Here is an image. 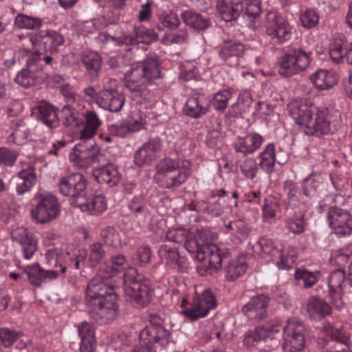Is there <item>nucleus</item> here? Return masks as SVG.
I'll use <instances>...</instances> for the list:
<instances>
[{"instance_id": "nucleus-1", "label": "nucleus", "mask_w": 352, "mask_h": 352, "mask_svg": "<svg viewBox=\"0 0 352 352\" xmlns=\"http://www.w3.org/2000/svg\"><path fill=\"white\" fill-rule=\"evenodd\" d=\"M289 114L305 134L320 137L333 133L342 125L341 114L324 107L308 104L302 100L292 101L288 106Z\"/></svg>"}, {"instance_id": "nucleus-2", "label": "nucleus", "mask_w": 352, "mask_h": 352, "mask_svg": "<svg viewBox=\"0 0 352 352\" xmlns=\"http://www.w3.org/2000/svg\"><path fill=\"white\" fill-rule=\"evenodd\" d=\"M114 285L101 276H95L87 285L85 304L91 317L96 322L107 323L119 311Z\"/></svg>"}, {"instance_id": "nucleus-3", "label": "nucleus", "mask_w": 352, "mask_h": 352, "mask_svg": "<svg viewBox=\"0 0 352 352\" xmlns=\"http://www.w3.org/2000/svg\"><path fill=\"white\" fill-rule=\"evenodd\" d=\"M161 78L159 57L149 54L144 60L135 62L124 74V85L133 96L144 100L150 99L148 87Z\"/></svg>"}, {"instance_id": "nucleus-4", "label": "nucleus", "mask_w": 352, "mask_h": 352, "mask_svg": "<svg viewBox=\"0 0 352 352\" xmlns=\"http://www.w3.org/2000/svg\"><path fill=\"white\" fill-rule=\"evenodd\" d=\"M192 164L188 160L165 157L157 164V173L165 180L166 187L171 188L184 184L191 174Z\"/></svg>"}, {"instance_id": "nucleus-5", "label": "nucleus", "mask_w": 352, "mask_h": 352, "mask_svg": "<svg viewBox=\"0 0 352 352\" xmlns=\"http://www.w3.org/2000/svg\"><path fill=\"white\" fill-rule=\"evenodd\" d=\"M311 52L301 47H291L284 50L277 61L278 72L284 77H290L306 69L310 64Z\"/></svg>"}, {"instance_id": "nucleus-6", "label": "nucleus", "mask_w": 352, "mask_h": 352, "mask_svg": "<svg viewBox=\"0 0 352 352\" xmlns=\"http://www.w3.org/2000/svg\"><path fill=\"white\" fill-rule=\"evenodd\" d=\"M136 273L135 269L131 268L124 274V291L138 305L144 307L150 302L152 292L148 280Z\"/></svg>"}, {"instance_id": "nucleus-7", "label": "nucleus", "mask_w": 352, "mask_h": 352, "mask_svg": "<svg viewBox=\"0 0 352 352\" xmlns=\"http://www.w3.org/2000/svg\"><path fill=\"white\" fill-rule=\"evenodd\" d=\"M87 186L86 177L80 173L61 176L57 182L59 192L69 197L71 203L75 206L81 200H86Z\"/></svg>"}, {"instance_id": "nucleus-8", "label": "nucleus", "mask_w": 352, "mask_h": 352, "mask_svg": "<svg viewBox=\"0 0 352 352\" xmlns=\"http://www.w3.org/2000/svg\"><path fill=\"white\" fill-rule=\"evenodd\" d=\"M257 54V51L246 48L243 44L233 41L224 42L219 51V57L230 67L239 65L242 56L250 61L252 59L256 65H259L261 61Z\"/></svg>"}, {"instance_id": "nucleus-9", "label": "nucleus", "mask_w": 352, "mask_h": 352, "mask_svg": "<svg viewBox=\"0 0 352 352\" xmlns=\"http://www.w3.org/2000/svg\"><path fill=\"white\" fill-rule=\"evenodd\" d=\"M100 148L91 139L81 140L76 144L69 154V160L78 168H87L97 162Z\"/></svg>"}, {"instance_id": "nucleus-10", "label": "nucleus", "mask_w": 352, "mask_h": 352, "mask_svg": "<svg viewBox=\"0 0 352 352\" xmlns=\"http://www.w3.org/2000/svg\"><path fill=\"white\" fill-rule=\"evenodd\" d=\"M265 32L276 43L281 44L289 41L292 35V28L276 11H269L264 25Z\"/></svg>"}, {"instance_id": "nucleus-11", "label": "nucleus", "mask_w": 352, "mask_h": 352, "mask_svg": "<svg viewBox=\"0 0 352 352\" xmlns=\"http://www.w3.org/2000/svg\"><path fill=\"white\" fill-rule=\"evenodd\" d=\"M305 327L302 322L295 318L289 319L283 329L284 352H300L305 345Z\"/></svg>"}, {"instance_id": "nucleus-12", "label": "nucleus", "mask_w": 352, "mask_h": 352, "mask_svg": "<svg viewBox=\"0 0 352 352\" xmlns=\"http://www.w3.org/2000/svg\"><path fill=\"white\" fill-rule=\"evenodd\" d=\"M27 41L32 47L38 45L45 52L51 54L57 52V47L64 43V38L61 34L55 30H42L34 36L29 37Z\"/></svg>"}, {"instance_id": "nucleus-13", "label": "nucleus", "mask_w": 352, "mask_h": 352, "mask_svg": "<svg viewBox=\"0 0 352 352\" xmlns=\"http://www.w3.org/2000/svg\"><path fill=\"white\" fill-rule=\"evenodd\" d=\"M59 212V204L52 195L43 196L36 206L31 210L32 217L35 220H53Z\"/></svg>"}, {"instance_id": "nucleus-14", "label": "nucleus", "mask_w": 352, "mask_h": 352, "mask_svg": "<svg viewBox=\"0 0 352 352\" xmlns=\"http://www.w3.org/2000/svg\"><path fill=\"white\" fill-rule=\"evenodd\" d=\"M161 148V139L158 136L151 138L135 151L134 154L135 164L139 167L150 164L157 158V155Z\"/></svg>"}, {"instance_id": "nucleus-15", "label": "nucleus", "mask_w": 352, "mask_h": 352, "mask_svg": "<svg viewBox=\"0 0 352 352\" xmlns=\"http://www.w3.org/2000/svg\"><path fill=\"white\" fill-rule=\"evenodd\" d=\"M149 323L140 334L160 344H163L164 340L168 342L171 333L166 329L165 320L158 315H151Z\"/></svg>"}, {"instance_id": "nucleus-16", "label": "nucleus", "mask_w": 352, "mask_h": 352, "mask_svg": "<svg viewBox=\"0 0 352 352\" xmlns=\"http://www.w3.org/2000/svg\"><path fill=\"white\" fill-rule=\"evenodd\" d=\"M154 36L153 33L144 28H133V31L128 33H124L119 37L110 36L107 38L108 41L114 42L118 45H138L140 43H150Z\"/></svg>"}, {"instance_id": "nucleus-17", "label": "nucleus", "mask_w": 352, "mask_h": 352, "mask_svg": "<svg viewBox=\"0 0 352 352\" xmlns=\"http://www.w3.org/2000/svg\"><path fill=\"white\" fill-rule=\"evenodd\" d=\"M20 165L21 170L13 179H15L17 194L22 195L29 192L36 184V175L32 162H21Z\"/></svg>"}, {"instance_id": "nucleus-18", "label": "nucleus", "mask_w": 352, "mask_h": 352, "mask_svg": "<svg viewBox=\"0 0 352 352\" xmlns=\"http://www.w3.org/2000/svg\"><path fill=\"white\" fill-rule=\"evenodd\" d=\"M19 59L24 60L30 71L40 72L45 69V65L52 66L54 60L50 55H43L38 52H31L29 49L22 47L19 51Z\"/></svg>"}, {"instance_id": "nucleus-19", "label": "nucleus", "mask_w": 352, "mask_h": 352, "mask_svg": "<svg viewBox=\"0 0 352 352\" xmlns=\"http://www.w3.org/2000/svg\"><path fill=\"white\" fill-rule=\"evenodd\" d=\"M264 141L265 139L261 134L253 132L244 137L237 136L232 143V147L236 153L248 155L258 150Z\"/></svg>"}, {"instance_id": "nucleus-20", "label": "nucleus", "mask_w": 352, "mask_h": 352, "mask_svg": "<svg viewBox=\"0 0 352 352\" xmlns=\"http://www.w3.org/2000/svg\"><path fill=\"white\" fill-rule=\"evenodd\" d=\"M269 299L264 295H257L250 298L242 307V312L250 320H260L267 316Z\"/></svg>"}, {"instance_id": "nucleus-21", "label": "nucleus", "mask_w": 352, "mask_h": 352, "mask_svg": "<svg viewBox=\"0 0 352 352\" xmlns=\"http://www.w3.org/2000/svg\"><path fill=\"white\" fill-rule=\"evenodd\" d=\"M32 114L42 124L49 129H53L58 126L59 118L58 109L46 101H41L32 109Z\"/></svg>"}, {"instance_id": "nucleus-22", "label": "nucleus", "mask_w": 352, "mask_h": 352, "mask_svg": "<svg viewBox=\"0 0 352 352\" xmlns=\"http://www.w3.org/2000/svg\"><path fill=\"white\" fill-rule=\"evenodd\" d=\"M204 250L198 255L199 261L204 262L208 259V267L217 270L222 266L230 255L227 249L221 250L215 244L208 243L207 246L203 248Z\"/></svg>"}, {"instance_id": "nucleus-23", "label": "nucleus", "mask_w": 352, "mask_h": 352, "mask_svg": "<svg viewBox=\"0 0 352 352\" xmlns=\"http://www.w3.org/2000/svg\"><path fill=\"white\" fill-rule=\"evenodd\" d=\"M345 280V272L343 269L338 268L334 270L329 278V296L336 307L341 309L344 307L341 294L342 285Z\"/></svg>"}, {"instance_id": "nucleus-24", "label": "nucleus", "mask_w": 352, "mask_h": 352, "mask_svg": "<svg viewBox=\"0 0 352 352\" xmlns=\"http://www.w3.org/2000/svg\"><path fill=\"white\" fill-rule=\"evenodd\" d=\"M124 103V96L114 89H104L99 93L98 104L111 112L120 111Z\"/></svg>"}, {"instance_id": "nucleus-25", "label": "nucleus", "mask_w": 352, "mask_h": 352, "mask_svg": "<svg viewBox=\"0 0 352 352\" xmlns=\"http://www.w3.org/2000/svg\"><path fill=\"white\" fill-rule=\"evenodd\" d=\"M283 193L285 196L284 202L287 208L294 209L301 205H309V200L303 195L298 184L292 180L284 182Z\"/></svg>"}, {"instance_id": "nucleus-26", "label": "nucleus", "mask_w": 352, "mask_h": 352, "mask_svg": "<svg viewBox=\"0 0 352 352\" xmlns=\"http://www.w3.org/2000/svg\"><path fill=\"white\" fill-rule=\"evenodd\" d=\"M216 7L219 16L226 22L236 20L243 10L241 0H217Z\"/></svg>"}, {"instance_id": "nucleus-27", "label": "nucleus", "mask_w": 352, "mask_h": 352, "mask_svg": "<svg viewBox=\"0 0 352 352\" xmlns=\"http://www.w3.org/2000/svg\"><path fill=\"white\" fill-rule=\"evenodd\" d=\"M12 236L15 241L21 243L24 258L30 259L37 250V241L23 227L13 230Z\"/></svg>"}, {"instance_id": "nucleus-28", "label": "nucleus", "mask_w": 352, "mask_h": 352, "mask_svg": "<svg viewBox=\"0 0 352 352\" xmlns=\"http://www.w3.org/2000/svg\"><path fill=\"white\" fill-rule=\"evenodd\" d=\"M82 212H87L91 214L98 215L103 212L107 208V202L102 194L89 195L86 192V200H81L76 203Z\"/></svg>"}, {"instance_id": "nucleus-29", "label": "nucleus", "mask_w": 352, "mask_h": 352, "mask_svg": "<svg viewBox=\"0 0 352 352\" xmlns=\"http://www.w3.org/2000/svg\"><path fill=\"white\" fill-rule=\"evenodd\" d=\"M94 175L98 183L110 187L117 185L121 177L118 166L111 163L94 169Z\"/></svg>"}, {"instance_id": "nucleus-30", "label": "nucleus", "mask_w": 352, "mask_h": 352, "mask_svg": "<svg viewBox=\"0 0 352 352\" xmlns=\"http://www.w3.org/2000/svg\"><path fill=\"white\" fill-rule=\"evenodd\" d=\"M82 116L85 120H82L83 128L80 133V139L81 140L92 139L101 125L102 121L98 115L93 110H86L82 113Z\"/></svg>"}, {"instance_id": "nucleus-31", "label": "nucleus", "mask_w": 352, "mask_h": 352, "mask_svg": "<svg viewBox=\"0 0 352 352\" xmlns=\"http://www.w3.org/2000/svg\"><path fill=\"white\" fill-rule=\"evenodd\" d=\"M25 274L30 284L35 287L41 286V283L47 279H56L58 276L57 271L44 270L38 263L27 267L25 270Z\"/></svg>"}, {"instance_id": "nucleus-32", "label": "nucleus", "mask_w": 352, "mask_h": 352, "mask_svg": "<svg viewBox=\"0 0 352 352\" xmlns=\"http://www.w3.org/2000/svg\"><path fill=\"white\" fill-rule=\"evenodd\" d=\"M257 160L259 167L268 175L274 172L276 162L281 163L276 159V147L273 143H269L264 147L258 155Z\"/></svg>"}, {"instance_id": "nucleus-33", "label": "nucleus", "mask_w": 352, "mask_h": 352, "mask_svg": "<svg viewBox=\"0 0 352 352\" xmlns=\"http://www.w3.org/2000/svg\"><path fill=\"white\" fill-rule=\"evenodd\" d=\"M310 80L318 90L323 91L332 88L338 78L333 72L320 69L310 76Z\"/></svg>"}, {"instance_id": "nucleus-34", "label": "nucleus", "mask_w": 352, "mask_h": 352, "mask_svg": "<svg viewBox=\"0 0 352 352\" xmlns=\"http://www.w3.org/2000/svg\"><path fill=\"white\" fill-rule=\"evenodd\" d=\"M78 333L81 342L80 352H94L96 344L95 330L91 324L82 322L78 326Z\"/></svg>"}, {"instance_id": "nucleus-35", "label": "nucleus", "mask_w": 352, "mask_h": 352, "mask_svg": "<svg viewBox=\"0 0 352 352\" xmlns=\"http://www.w3.org/2000/svg\"><path fill=\"white\" fill-rule=\"evenodd\" d=\"M280 329L276 324H266L263 326H257L254 331L248 332L244 340L247 344H254L267 338L273 336L278 333Z\"/></svg>"}, {"instance_id": "nucleus-36", "label": "nucleus", "mask_w": 352, "mask_h": 352, "mask_svg": "<svg viewBox=\"0 0 352 352\" xmlns=\"http://www.w3.org/2000/svg\"><path fill=\"white\" fill-rule=\"evenodd\" d=\"M182 18L186 25L197 31H204L211 25V21L208 16L191 10L182 12Z\"/></svg>"}, {"instance_id": "nucleus-37", "label": "nucleus", "mask_w": 352, "mask_h": 352, "mask_svg": "<svg viewBox=\"0 0 352 352\" xmlns=\"http://www.w3.org/2000/svg\"><path fill=\"white\" fill-rule=\"evenodd\" d=\"M82 63L91 79H96L102 68V57L95 52H88L82 56Z\"/></svg>"}, {"instance_id": "nucleus-38", "label": "nucleus", "mask_w": 352, "mask_h": 352, "mask_svg": "<svg viewBox=\"0 0 352 352\" xmlns=\"http://www.w3.org/2000/svg\"><path fill=\"white\" fill-rule=\"evenodd\" d=\"M321 178L316 174H311L302 183V192L309 204L311 201L318 198V188L321 184Z\"/></svg>"}, {"instance_id": "nucleus-39", "label": "nucleus", "mask_w": 352, "mask_h": 352, "mask_svg": "<svg viewBox=\"0 0 352 352\" xmlns=\"http://www.w3.org/2000/svg\"><path fill=\"white\" fill-rule=\"evenodd\" d=\"M252 96L248 90L241 91L237 98V101L229 107V114L232 116H238L245 112L252 105Z\"/></svg>"}, {"instance_id": "nucleus-40", "label": "nucleus", "mask_w": 352, "mask_h": 352, "mask_svg": "<svg viewBox=\"0 0 352 352\" xmlns=\"http://www.w3.org/2000/svg\"><path fill=\"white\" fill-rule=\"evenodd\" d=\"M126 122L131 133L138 132L145 129L147 124V115L144 111L135 108L131 111Z\"/></svg>"}, {"instance_id": "nucleus-41", "label": "nucleus", "mask_w": 352, "mask_h": 352, "mask_svg": "<svg viewBox=\"0 0 352 352\" xmlns=\"http://www.w3.org/2000/svg\"><path fill=\"white\" fill-rule=\"evenodd\" d=\"M184 111L187 116L193 118H198L206 113L208 107L204 106L199 100L198 97L194 96L186 100Z\"/></svg>"}, {"instance_id": "nucleus-42", "label": "nucleus", "mask_w": 352, "mask_h": 352, "mask_svg": "<svg viewBox=\"0 0 352 352\" xmlns=\"http://www.w3.org/2000/svg\"><path fill=\"white\" fill-rule=\"evenodd\" d=\"M15 25L20 29L38 30L43 25V20L36 16L19 14L14 20Z\"/></svg>"}, {"instance_id": "nucleus-43", "label": "nucleus", "mask_w": 352, "mask_h": 352, "mask_svg": "<svg viewBox=\"0 0 352 352\" xmlns=\"http://www.w3.org/2000/svg\"><path fill=\"white\" fill-rule=\"evenodd\" d=\"M232 97L231 89H220L214 94L211 100L212 107L219 112H223L228 107V102Z\"/></svg>"}, {"instance_id": "nucleus-44", "label": "nucleus", "mask_w": 352, "mask_h": 352, "mask_svg": "<svg viewBox=\"0 0 352 352\" xmlns=\"http://www.w3.org/2000/svg\"><path fill=\"white\" fill-rule=\"evenodd\" d=\"M77 104H66L62 109L63 123L66 126H78L83 120L79 118Z\"/></svg>"}, {"instance_id": "nucleus-45", "label": "nucleus", "mask_w": 352, "mask_h": 352, "mask_svg": "<svg viewBox=\"0 0 352 352\" xmlns=\"http://www.w3.org/2000/svg\"><path fill=\"white\" fill-rule=\"evenodd\" d=\"M318 272H311L305 269L297 268L296 270L294 277L298 281V284L302 283V287L305 289L312 287L318 281Z\"/></svg>"}, {"instance_id": "nucleus-46", "label": "nucleus", "mask_w": 352, "mask_h": 352, "mask_svg": "<svg viewBox=\"0 0 352 352\" xmlns=\"http://www.w3.org/2000/svg\"><path fill=\"white\" fill-rule=\"evenodd\" d=\"M320 20L319 12L314 8H307L302 11L300 16V21L302 25L307 29L316 27Z\"/></svg>"}, {"instance_id": "nucleus-47", "label": "nucleus", "mask_w": 352, "mask_h": 352, "mask_svg": "<svg viewBox=\"0 0 352 352\" xmlns=\"http://www.w3.org/2000/svg\"><path fill=\"white\" fill-rule=\"evenodd\" d=\"M247 269V264L244 262L232 261L228 262L226 267V277L228 281H233L243 274Z\"/></svg>"}, {"instance_id": "nucleus-48", "label": "nucleus", "mask_w": 352, "mask_h": 352, "mask_svg": "<svg viewBox=\"0 0 352 352\" xmlns=\"http://www.w3.org/2000/svg\"><path fill=\"white\" fill-rule=\"evenodd\" d=\"M345 45V39L344 36L336 38L334 41L330 45L329 47V56L331 59L336 63H340L344 57L345 50H344V45Z\"/></svg>"}, {"instance_id": "nucleus-49", "label": "nucleus", "mask_w": 352, "mask_h": 352, "mask_svg": "<svg viewBox=\"0 0 352 352\" xmlns=\"http://www.w3.org/2000/svg\"><path fill=\"white\" fill-rule=\"evenodd\" d=\"M258 164L256 160L252 157H248L241 162L239 168L242 175L247 179L253 180L258 172Z\"/></svg>"}, {"instance_id": "nucleus-50", "label": "nucleus", "mask_w": 352, "mask_h": 352, "mask_svg": "<svg viewBox=\"0 0 352 352\" xmlns=\"http://www.w3.org/2000/svg\"><path fill=\"white\" fill-rule=\"evenodd\" d=\"M100 237L103 240L104 243L109 247H118L121 243L119 233L114 228L111 226H108L101 230Z\"/></svg>"}, {"instance_id": "nucleus-51", "label": "nucleus", "mask_w": 352, "mask_h": 352, "mask_svg": "<svg viewBox=\"0 0 352 352\" xmlns=\"http://www.w3.org/2000/svg\"><path fill=\"white\" fill-rule=\"evenodd\" d=\"M195 300H199V304L203 307L204 311H207V314L210 309L217 307V300L212 292L210 289H205L200 296L194 298Z\"/></svg>"}, {"instance_id": "nucleus-52", "label": "nucleus", "mask_w": 352, "mask_h": 352, "mask_svg": "<svg viewBox=\"0 0 352 352\" xmlns=\"http://www.w3.org/2000/svg\"><path fill=\"white\" fill-rule=\"evenodd\" d=\"M307 307L322 317L330 314L331 311V307L323 299L316 296L309 298Z\"/></svg>"}, {"instance_id": "nucleus-53", "label": "nucleus", "mask_w": 352, "mask_h": 352, "mask_svg": "<svg viewBox=\"0 0 352 352\" xmlns=\"http://www.w3.org/2000/svg\"><path fill=\"white\" fill-rule=\"evenodd\" d=\"M131 210L132 217L138 219H147L146 209L143 206V200L141 197H134L128 206Z\"/></svg>"}, {"instance_id": "nucleus-54", "label": "nucleus", "mask_w": 352, "mask_h": 352, "mask_svg": "<svg viewBox=\"0 0 352 352\" xmlns=\"http://www.w3.org/2000/svg\"><path fill=\"white\" fill-rule=\"evenodd\" d=\"M23 336L21 331H16L9 328L0 329V340L6 347L11 346L13 343Z\"/></svg>"}, {"instance_id": "nucleus-55", "label": "nucleus", "mask_w": 352, "mask_h": 352, "mask_svg": "<svg viewBox=\"0 0 352 352\" xmlns=\"http://www.w3.org/2000/svg\"><path fill=\"white\" fill-rule=\"evenodd\" d=\"M182 313L192 321L207 316V311H204L203 307L199 304V301L195 300V298L192 300L190 307L184 309Z\"/></svg>"}, {"instance_id": "nucleus-56", "label": "nucleus", "mask_w": 352, "mask_h": 352, "mask_svg": "<svg viewBox=\"0 0 352 352\" xmlns=\"http://www.w3.org/2000/svg\"><path fill=\"white\" fill-rule=\"evenodd\" d=\"M105 252L101 243L97 242L90 245L89 261L92 267H96L104 258Z\"/></svg>"}, {"instance_id": "nucleus-57", "label": "nucleus", "mask_w": 352, "mask_h": 352, "mask_svg": "<svg viewBox=\"0 0 352 352\" xmlns=\"http://www.w3.org/2000/svg\"><path fill=\"white\" fill-rule=\"evenodd\" d=\"M243 3L245 14L250 21L258 16L261 12L260 0H244Z\"/></svg>"}, {"instance_id": "nucleus-58", "label": "nucleus", "mask_w": 352, "mask_h": 352, "mask_svg": "<svg viewBox=\"0 0 352 352\" xmlns=\"http://www.w3.org/2000/svg\"><path fill=\"white\" fill-rule=\"evenodd\" d=\"M179 78L185 81L197 80L199 70L193 63L188 62L182 66Z\"/></svg>"}, {"instance_id": "nucleus-59", "label": "nucleus", "mask_w": 352, "mask_h": 352, "mask_svg": "<svg viewBox=\"0 0 352 352\" xmlns=\"http://www.w3.org/2000/svg\"><path fill=\"white\" fill-rule=\"evenodd\" d=\"M37 72L30 71L27 67L26 69L22 70L16 75L15 82L22 87H28L34 83V78L36 77V73Z\"/></svg>"}, {"instance_id": "nucleus-60", "label": "nucleus", "mask_w": 352, "mask_h": 352, "mask_svg": "<svg viewBox=\"0 0 352 352\" xmlns=\"http://www.w3.org/2000/svg\"><path fill=\"white\" fill-rule=\"evenodd\" d=\"M189 232L180 227L172 228L166 232V239L178 243L186 241L189 238Z\"/></svg>"}, {"instance_id": "nucleus-61", "label": "nucleus", "mask_w": 352, "mask_h": 352, "mask_svg": "<svg viewBox=\"0 0 352 352\" xmlns=\"http://www.w3.org/2000/svg\"><path fill=\"white\" fill-rule=\"evenodd\" d=\"M161 24L170 30L177 29L180 23L177 15L172 12H164L160 16Z\"/></svg>"}, {"instance_id": "nucleus-62", "label": "nucleus", "mask_w": 352, "mask_h": 352, "mask_svg": "<svg viewBox=\"0 0 352 352\" xmlns=\"http://www.w3.org/2000/svg\"><path fill=\"white\" fill-rule=\"evenodd\" d=\"M329 226L340 236L350 234L352 231V221H329Z\"/></svg>"}, {"instance_id": "nucleus-63", "label": "nucleus", "mask_w": 352, "mask_h": 352, "mask_svg": "<svg viewBox=\"0 0 352 352\" xmlns=\"http://www.w3.org/2000/svg\"><path fill=\"white\" fill-rule=\"evenodd\" d=\"M151 257L150 248L148 246H144L138 249L135 255L133 257V261L134 264L143 266L150 261Z\"/></svg>"}, {"instance_id": "nucleus-64", "label": "nucleus", "mask_w": 352, "mask_h": 352, "mask_svg": "<svg viewBox=\"0 0 352 352\" xmlns=\"http://www.w3.org/2000/svg\"><path fill=\"white\" fill-rule=\"evenodd\" d=\"M155 342L140 334V344L134 346L131 352H156Z\"/></svg>"}]
</instances>
